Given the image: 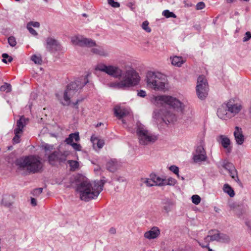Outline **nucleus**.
Segmentation results:
<instances>
[{
  "label": "nucleus",
  "mask_w": 251,
  "mask_h": 251,
  "mask_svg": "<svg viewBox=\"0 0 251 251\" xmlns=\"http://www.w3.org/2000/svg\"><path fill=\"white\" fill-rule=\"evenodd\" d=\"M31 203L33 205H34V206L36 205V199L34 198H32L31 200Z\"/></svg>",
  "instance_id": "49"
},
{
  "label": "nucleus",
  "mask_w": 251,
  "mask_h": 251,
  "mask_svg": "<svg viewBox=\"0 0 251 251\" xmlns=\"http://www.w3.org/2000/svg\"><path fill=\"white\" fill-rule=\"evenodd\" d=\"M73 148L76 151H80L81 150V146L80 144L73 143L70 144Z\"/></svg>",
  "instance_id": "41"
},
{
  "label": "nucleus",
  "mask_w": 251,
  "mask_h": 251,
  "mask_svg": "<svg viewBox=\"0 0 251 251\" xmlns=\"http://www.w3.org/2000/svg\"><path fill=\"white\" fill-rule=\"evenodd\" d=\"M91 141L92 142L94 148H96L97 147L99 149H101L104 144L103 140L99 139L95 135H93L91 136Z\"/></svg>",
  "instance_id": "17"
},
{
  "label": "nucleus",
  "mask_w": 251,
  "mask_h": 251,
  "mask_svg": "<svg viewBox=\"0 0 251 251\" xmlns=\"http://www.w3.org/2000/svg\"><path fill=\"white\" fill-rule=\"evenodd\" d=\"M28 123V119L24 116L20 117V119L16 122L15 127L14 129V136L12 141L13 144H18L21 141V137L23 134L24 128Z\"/></svg>",
  "instance_id": "7"
},
{
  "label": "nucleus",
  "mask_w": 251,
  "mask_h": 251,
  "mask_svg": "<svg viewBox=\"0 0 251 251\" xmlns=\"http://www.w3.org/2000/svg\"><path fill=\"white\" fill-rule=\"evenodd\" d=\"M28 24H30L31 26H33L34 27H39L40 26L39 23L37 22H30L28 23Z\"/></svg>",
  "instance_id": "47"
},
{
  "label": "nucleus",
  "mask_w": 251,
  "mask_h": 251,
  "mask_svg": "<svg viewBox=\"0 0 251 251\" xmlns=\"http://www.w3.org/2000/svg\"><path fill=\"white\" fill-rule=\"evenodd\" d=\"M11 90V85L8 83H5L0 87V90L6 93L9 92Z\"/></svg>",
  "instance_id": "33"
},
{
  "label": "nucleus",
  "mask_w": 251,
  "mask_h": 251,
  "mask_svg": "<svg viewBox=\"0 0 251 251\" xmlns=\"http://www.w3.org/2000/svg\"><path fill=\"white\" fill-rule=\"evenodd\" d=\"M50 146H46L45 147V151H46V153H47L48 151L50 150Z\"/></svg>",
  "instance_id": "53"
},
{
  "label": "nucleus",
  "mask_w": 251,
  "mask_h": 251,
  "mask_svg": "<svg viewBox=\"0 0 251 251\" xmlns=\"http://www.w3.org/2000/svg\"><path fill=\"white\" fill-rule=\"evenodd\" d=\"M42 188H39L34 191V193H41L42 192Z\"/></svg>",
  "instance_id": "50"
},
{
  "label": "nucleus",
  "mask_w": 251,
  "mask_h": 251,
  "mask_svg": "<svg viewBox=\"0 0 251 251\" xmlns=\"http://www.w3.org/2000/svg\"><path fill=\"white\" fill-rule=\"evenodd\" d=\"M108 3L113 7H120V4L118 2L114 1V0H107Z\"/></svg>",
  "instance_id": "39"
},
{
  "label": "nucleus",
  "mask_w": 251,
  "mask_h": 251,
  "mask_svg": "<svg viewBox=\"0 0 251 251\" xmlns=\"http://www.w3.org/2000/svg\"><path fill=\"white\" fill-rule=\"evenodd\" d=\"M114 113L116 117L120 119L128 115L129 114V110L125 107L116 105L114 107Z\"/></svg>",
  "instance_id": "13"
},
{
  "label": "nucleus",
  "mask_w": 251,
  "mask_h": 251,
  "mask_svg": "<svg viewBox=\"0 0 251 251\" xmlns=\"http://www.w3.org/2000/svg\"><path fill=\"white\" fill-rule=\"evenodd\" d=\"M138 95L142 97H144L146 96V92L143 90H141L138 92Z\"/></svg>",
  "instance_id": "48"
},
{
  "label": "nucleus",
  "mask_w": 251,
  "mask_h": 251,
  "mask_svg": "<svg viewBox=\"0 0 251 251\" xmlns=\"http://www.w3.org/2000/svg\"><path fill=\"white\" fill-rule=\"evenodd\" d=\"M170 170L175 174L178 176V168L175 166H172L170 167Z\"/></svg>",
  "instance_id": "43"
},
{
  "label": "nucleus",
  "mask_w": 251,
  "mask_h": 251,
  "mask_svg": "<svg viewBox=\"0 0 251 251\" xmlns=\"http://www.w3.org/2000/svg\"><path fill=\"white\" fill-rule=\"evenodd\" d=\"M228 111L233 116L238 114L242 109V105L240 103L235 102L233 100H230L226 104Z\"/></svg>",
  "instance_id": "11"
},
{
  "label": "nucleus",
  "mask_w": 251,
  "mask_h": 251,
  "mask_svg": "<svg viewBox=\"0 0 251 251\" xmlns=\"http://www.w3.org/2000/svg\"><path fill=\"white\" fill-rule=\"evenodd\" d=\"M68 151H65L63 152L58 151L59 162H64L66 160L67 157L69 155Z\"/></svg>",
  "instance_id": "26"
},
{
  "label": "nucleus",
  "mask_w": 251,
  "mask_h": 251,
  "mask_svg": "<svg viewBox=\"0 0 251 251\" xmlns=\"http://www.w3.org/2000/svg\"><path fill=\"white\" fill-rule=\"evenodd\" d=\"M2 57H3L2 61L6 63L10 62L12 60V58L11 57H9L8 55L6 53H3L2 55Z\"/></svg>",
  "instance_id": "37"
},
{
  "label": "nucleus",
  "mask_w": 251,
  "mask_h": 251,
  "mask_svg": "<svg viewBox=\"0 0 251 251\" xmlns=\"http://www.w3.org/2000/svg\"><path fill=\"white\" fill-rule=\"evenodd\" d=\"M165 82V75L160 73L150 72L147 75L148 84L154 90H164Z\"/></svg>",
  "instance_id": "5"
},
{
  "label": "nucleus",
  "mask_w": 251,
  "mask_h": 251,
  "mask_svg": "<svg viewBox=\"0 0 251 251\" xmlns=\"http://www.w3.org/2000/svg\"><path fill=\"white\" fill-rule=\"evenodd\" d=\"M45 1H47V0H45Z\"/></svg>",
  "instance_id": "58"
},
{
  "label": "nucleus",
  "mask_w": 251,
  "mask_h": 251,
  "mask_svg": "<svg viewBox=\"0 0 251 251\" xmlns=\"http://www.w3.org/2000/svg\"><path fill=\"white\" fill-rule=\"evenodd\" d=\"M71 41L73 44L80 46H86L88 47H92L96 45L95 42L91 39L83 38L79 36L73 37L72 38Z\"/></svg>",
  "instance_id": "10"
},
{
  "label": "nucleus",
  "mask_w": 251,
  "mask_h": 251,
  "mask_svg": "<svg viewBox=\"0 0 251 251\" xmlns=\"http://www.w3.org/2000/svg\"><path fill=\"white\" fill-rule=\"evenodd\" d=\"M217 115L221 119L226 120L228 118V116L227 115V112L224 108H219L217 111Z\"/></svg>",
  "instance_id": "27"
},
{
  "label": "nucleus",
  "mask_w": 251,
  "mask_h": 251,
  "mask_svg": "<svg viewBox=\"0 0 251 251\" xmlns=\"http://www.w3.org/2000/svg\"><path fill=\"white\" fill-rule=\"evenodd\" d=\"M234 0H227V1L229 3H231L234 1Z\"/></svg>",
  "instance_id": "54"
},
{
  "label": "nucleus",
  "mask_w": 251,
  "mask_h": 251,
  "mask_svg": "<svg viewBox=\"0 0 251 251\" xmlns=\"http://www.w3.org/2000/svg\"><path fill=\"white\" fill-rule=\"evenodd\" d=\"M48 161L50 164L54 165L56 162H59L58 151H53L48 156Z\"/></svg>",
  "instance_id": "18"
},
{
  "label": "nucleus",
  "mask_w": 251,
  "mask_h": 251,
  "mask_svg": "<svg viewBox=\"0 0 251 251\" xmlns=\"http://www.w3.org/2000/svg\"><path fill=\"white\" fill-rule=\"evenodd\" d=\"M208 90V85L204 84L203 86H201V84L197 85V94L200 99H204L207 96Z\"/></svg>",
  "instance_id": "12"
},
{
  "label": "nucleus",
  "mask_w": 251,
  "mask_h": 251,
  "mask_svg": "<svg viewBox=\"0 0 251 251\" xmlns=\"http://www.w3.org/2000/svg\"><path fill=\"white\" fill-rule=\"evenodd\" d=\"M201 198L197 195H194L192 197V202L195 204H198L201 202Z\"/></svg>",
  "instance_id": "34"
},
{
  "label": "nucleus",
  "mask_w": 251,
  "mask_h": 251,
  "mask_svg": "<svg viewBox=\"0 0 251 251\" xmlns=\"http://www.w3.org/2000/svg\"><path fill=\"white\" fill-rule=\"evenodd\" d=\"M110 164H110V163H108V164H107V167L108 168V169H109L110 171H111V172H113V171H114V170H115V168H110V166H109V165H110Z\"/></svg>",
  "instance_id": "51"
},
{
  "label": "nucleus",
  "mask_w": 251,
  "mask_h": 251,
  "mask_svg": "<svg viewBox=\"0 0 251 251\" xmlns=\"http://www.w3.org/2000/svg\"><path fill=\"white\" fill-rule=\"evenodd\" d=\"M17 165L21 169L33 174L41 171L43 166L40 157L34 155L19 158L17 161Z\"/></svg>",
  "instance_id": "4"
},
{
  "label": "nucleus",
  "mask_w": 251,
  "mask_h": 251,
  "mask_svg": "<svg viewBox=\"0 0 251 251\" xmlns=\"http://www.w3.org/2000/svg\"><path fill=\"white\" fill-rule=\"evenodd\" d=\"M78 100H77V101H76V103H75V104H76L78 103Z\"/></svg>",
  "instance_id": "57"
},
{
  "label": "nucleus",
  "mask_w": 251,
  "mask_h": 251,
  "mask_svg": "<svg viewBox=\"0 0 251 251\" xmlns=\"http://www.w3.org/2000/svg\"><path fill=\"white\" fill-rule=\"evenodd\" d=\"M163 14L166 18H170V17L176 18V16L175 15V14L174 13L171 12L169 10H167L164 11L163 12Z\"/></svg>",
  "instance_id": "35"
},
{
  "label": "nucleus",
  "mask_w": 251,
  "mask_h": 251,
  "mask_svg": "<svg viewBox=\"0 0 251 251\" xmlns=\"http://www.w3.org/2000/svg\"><path fill=\"white\" fill-rule=\"evenodd\" d=\"M31 59L35 64H39V65H40L42 64V59L41 56L39 55H33L31 57Z\"/></svg>",
  "instance_id": "31"
},
{
  "label": "nucleus",
  "mask_w": 251,
  "mask_h": 251,
  "mask_svg": "<svg viewBox=\"0 0 251 251\" xmlns=\"http://www.w3.org/2000/svg\"><path fill=\"white\" fill-rule=\"evenodd\" d=\"M79 139V133L76 132L70 134L69 137L66 139V142L68 144H71L73 143L74 140L76 142H78Z\"/></svg>",
  "instance_id": "19"
},
{
  "label": "nucleus",
  "mask_w": 251,
  "mask_h": 251,
  "mask_svg": "<svg viewBox=\"0 0 251 251\" xmlns=\"http://www.w3.org/2000/svg\"><path fill=\"white\" fill-rule=\"evenodd\" d=\"M160 234V231L158 227H153L150 231L145 233L146 238L151 239L156 238Z\"/></svg>",
  "instance_id": "16"
},
{
  "label": "nucleus",
  "mask_w": 251,
  "mask_h": 251,
  "mask_svg": "<svg viewBox=\"0 0 251 251\" xmlns=\"http://www.w3.org/2000/svg\"><path fill=\"white\" fill-rule=\"evenodd\" d=\"M223 167L228 171L230 176L233 179H234L236 181H239V179L237 177V172L232 164L226 163L223 165Z\"/></svg>",
  "instance_id": "14"
},
{
  "label": "nucleus",
  "mask_w": 251,
  "mask_h": 251,
  "mask_svg": "<svg viewBox=\"0 0 251 251\" xmlns=\"http://www.w3.org/2000/svg\"><path fill=\"white\" fill-rule=\"evenodd\" d=\"M139 136L140 143L142 145H146L148 143L154 142L156 140V137L151 135L148 131L144 127L140 126L137 130Z\"/></svg>",
  "instance_id": "8"
},
{
  "label": "nucleus",
  "mask_w": 251,
  "mask_h": 251,
  "mask_svg": "<svg viewBox=\"0 0 251 251\" xmlns=\"http://www.w3.org/2000/svg\"><path fill=\"white\" fill-rule=\"evenodd\" d=\"M67 162L69 164L70 170L72 171H75L79 168V164L77 161L68 160Z\"/></svg>",
  "instance_id": "23"
},
{
  "label": "nucleus",
  "mask_w": 251,
  "mask_h": 251,
  "mask_svg": "<svg viewBox=\"0 0 251 251\" xmlns=\"http://www.w3.org/2000/svg\"><path fill=\"white\" fill-rule=\"evenodd\" d=\"M234 135L237 143L239 145H242L244 141V136L243 134L242 129L238 126H236Z\"/></svg>",
  "instance_id": "15"
},
{
  "label": "nucleus",
  "mask_w": 251,
  "mask_h": 251,
  "mask_svg": "<svg viewBox=\"0 0 251 251\" xmlns=\"http://www.w3.org/2000/svg\"><path fill=\"white\" fill-rule=\"evenodd\" d=\"M150 177L152 178V181L154 182L153 184H154L155 186H162L163 179L160 178L158 176H157L154 174H151Z\"/></svg>",
  "instance_id": "20"
},
{
  "label": "nucleus",
  "mask_w": 251,
  "mask_h": 251,
  "mask_svg": "<svg viewBox=\"0 0 251 251\" xmlns=\"http://www.w3.org/2000/svg\"><path fill=\"white\" fill-rule=\"evenodd\" d=\"M205 4L203 2H199L196 5V9L197 10H201L204 8Z\"/></svg>",
  "instance_id": "45"
},
{
  "label": "nucleus",
  "mask_w": 251,
  "mask_h": 251,
  "mask_svg": "<svg viewBox=\"0 0 251 251\" xmlns=\"http://www.w3.org/2000/svg\"><path fill=\"white\" fill-rule=\"evenodd\" d=\"M85 84L86 82L81 83L78 80L70 83L68 85L67 89L64 94V102H63V104L69 105L71 103V99L77 94L78 91Z\"/></svg>",
  "instance_id": "6"
},
{
  "label": "nucleus",
  "mask_w": 251,
  "mask_h": 251,
  "mask_svg": "<svg viewBox=\"0 0 251 251\" xmlns=\"http://www.w3.org/2000/svg\"><path fill=\"white\" fill-rule=\"evenodd\" d=\"M92 51L96 54L100 55H105L106 53L104 51L103 49L101 47H98V48H95L92 49Z\"/></svg>",
  "instance_id": "32"
},
{
  "label": "nucleus",
  "mask_w": 251,
  "mask_h": 251,
  "mask_svg": "<svg viewBox=\"0 0 251 251\" xmlns=\"http://www.w3.org/2000/svg\"><path fill=\"white\" fill-rule=\"evenodd\" d=\"M47 44L52 46L57 45L56 41L51 38H48L47 39Z\"/></svg>",
  "instance_id": "44"
},
{
  "label": "nucleus",
  "mask_w": 251,
  "mask_h": 251,
  "mask_svg": "<svg viewBox=\"0 0 251 251\" xmlns=\"http://www.w3.org/2000/svg\"><path fill=\"white\" fill-rule=\"evenodd\" d=\"M223 191L228 194L230 197H233L235 195L233 189L228 184H225L223 186Z\"/></svg>",
  "instance_id": "22"
},
{
  "label": "nucleus",
  "mask_w": 251,
  "mask_h": 251,
  "mask_svg": "<svg viewBox=\"0 0 251 251\" xmlns=\"http://www.w3.org/2000/svg\"><path fill=\"white\" fill-rule=\"evenodd\" d=\"M153 101L155 104L165 105L169 110L163 112L164 117L163 120L169 123L173 122L176 120L175 111L181 110L182 103L178 100L168 96H158L153 98Z\"/></svg>",
  "instance_id": "2"
},
{
  "label": "nucleus",
  "mask_w": 251,
  "mask_h": 251,
  "mask_svg": "<svg viewBox=\"0 0 251 251\" xmlns=\"http://www.w3.org/2000/svg\"><path fill=\"white\" fill-rule=\"evenodd\" d=\"M83 16L84 17H86V15L85 14H83Z\"/></svg>",
  "instance_id": "56"
},
{
  "label": "nucleus",
  "mask_w": 251,
  "mask_h": 251,
  "mask_svg": "<svg viewBox=\"0 0 251 251\" xmlns=\"http://www.w3.org/2000/svg\"><path fill=\"white\" fill-rule=\"evenodd\" d=\"M26 27L31 34H32L33 35H37V33L36 32V31L34 29H33L31 25H30V24H28L27 23Z\"/></svg>",
  "instance_id": "40"
},
{
  "label": "nucleus",
  "mask_w": 251,
  "mask_h": 251,
  "mask_svg": "<svg viewBox=\"0 0 251 251\" xmlns=\"http://www.w3.org/2000/svg\"><path fill=\"white\" fill-rule=\"evenodd\" d=\"M142 184H145L147 186H155L154 184H153V183H154L152 180V178H151L150 177L149 178H142L141 179Z\"/></svg>",
  "instance_id": "28"
},
{
  "label": "nucleus",
  "mask_w": 251,
  "mask_h": 251,
  "mask_svg": "<svg viewBox=\"0 0 251 251\" xmlns=\"http://www.w3.org/2000/svg\"><path fill=\"white\" fill-rule=\"evenodd\" d=\"M220 138L221 139V143L222 146L224 148H227L230 143L229 139L224 135H221Z\"/></svg>",
  "instance_id": "25"
},
{
  "label": "nucleus",
  "mask_w": 251,
  "mask_h": 251,
  "mask_svg": "<svg viewBox=\"0 0 251 251\" xmlns=\"http://www.w3.org/2000/svg\"><path fill=\"white\" fill-rule=\"evenodd\" d=\"M163 185H174L176 183V180L173 178H169L168 179H163V182H162Z\"/></svg>",
  "instance_id": "30"
},
{
  "label": "nucleus",
  "mask_w": 251,
  "mask_h": 251,
  "mask_svg": "<svg viewBox=\"0 0 251 251\" xmlns=\"http://www.w3.org/2000/svg\"><path fill=\"white\" fill-rule=\"evenodd\" d=\"M208 251H212V250L211 249H210V248H208Z\"/></svg>",
  "instance_id": "55"
},
{
  "label": "nucleus",
  "mask_w": 251,
  "mask_h": 251,
  "mask_svg": "<svg viewBox=\"0 0 251 251\" xmlns=\"http://www.w3.org/2000/svg\"><path fill=\"white\" fill-rule=\"evenodd\" d=\"M149 22L147 21H144L142 25V27L145 30H146L148 32H150L151 31V28L149 27Z\"/></svg>",
  "instance_id": "36"
},
{
  "label": "nucleus",
  "mask_w": 251,
  "mask_h": 251,
  "mask_svg": "<svg viewBox=\"0 0 251 251\" xmlns=\"http://www.w3.org/2000/svg\"><path fill=\"white\" fill-rule=\"evenodd\" d=\"M103 182L102 180L90 182L84 180L78 186L80 197L82 200L88 201L97 197L102 190Z\"/></svg>",
  "instance_id": "3"
},
{
  "label": "nucleus",
  "mask_w": 251,
  "mask_h": 251,
  "mask_svg": "<svg viewBox=\"0 0 251 251\" xmlns=\"http://www.w3.org/2000/svg\"><path fill=\"white\" fill-rule=\"evenodd\" d=\"M206 153H196L193 157L194 161L195 162L203 161L206 160Z\"/></svg>",
  "instance_id": "24"
},
{
  "label": "nucleus",
  "mask_w": 251,
  "mask_h": 251,
  "mask_svg": "<svg viewBox=\"0 0 251 251\" xmlns=\"http://www.w3.org/2000/svg\"><path fill=\"white\" fill-rule=\"evenodd\" d=\"M196 153H206L202 146H198L196 149Z\"/></svg>",
  "instance_id": "42"
},
{
  "label": "nucleus",
  "mask_w": 251,
  "mask_h": 251,
  "mask_svg": "<svg viewBox=\"0 0 251 251\" xmlns=\"http://www.w3.org/2000/svg\"><path fill=\"white\" fill-rule=\"evenodd\" d=\"M109 231L111 233L114 234L116 233V229L114 228H110Z\"/></svg>",
  "instance_id": "52"
},
{
  "label": "nucleus",
  "mask_w": 251,
  "mask_h": 251,
  "mask_svg": "<svg viewBox=\"0 0 251 251\" xmlns=\"http://www.w3.org/2000/svg\"><path fill=\"white\" fill-rule=\"evenodd\" d=\"M8 41L9 44L12 47H14L16 45V39L14 37H10L8 39Z\"/></svg>",
  "instance_id": "38"
},
{
  "label": "nucleus",
  "mask_w": 251,
  "mask_h": 251,
  "mask_svg": "<svg viewBox=\"0 0 251 251\" xmlns=\"http://www.w3.org/2000/svg\"><path fill=\"white\" fill-rule=\"evenodd\" d=\"M96 69L106 73L115 77L121 78L118 86L119 88L129 87L136 85L139 81L140 77L138 73L132 68H126L124 73L115 66H106L100 64L97 66Z\"/></svg>",
  "instance_id": "1"
},
{
  "label": "nucleus",
  "mask_w": 251,
  "mask_h": 251,
  "mask_svg": "<svg viewBox=\"0 0 251 251\" xmlns=\"http://www.w3.org/2000/svg\"><path fill=\"white\" fill-rule=\"evenodd\" d=\"M251 38V33L248 31L246 33L245 36L244 38V41H247Z\"/></svg>",
  "instance_id": "46"
},
{
  "label": "nucleus",
  "mask_w": 251,
  "mask_h": 251,
  "mask_svg": "<svg viewBox=\"0 0 251 251\" xmlns=\"http://www.w3.org/2000/svg\"><path fill=\"white\" fill-rule=\"evenodd\" d=\"M228 238L225 235H221L219 232L217 230H211L209 232V235H208L205 239V242L206 243L205 244H202V247H207L209 242L213 241H218L221 242H224L227 241Z\"/></svg>",
  "instance_id": "9"
},
{
  "label": "nucleus",
  "mask_w": 251,
  "mask_h": 251,
  "mask_svg": "<svg viewBox=\"0 0 251 251\" xmlns=\"http://www.w3.org/2000/svg\"><path fill=\"white\" fill-rule=\"evenodd\" d=\"M171 59L172 60V64L178 67L180 66L184 62V61L181 57L176 56L173 58H171Z\"/></svg>",
  "instance_id": "21"
},
{
  "label": "nucleus",
  "mask_w": 251,
  "mask_h": 251,
  "mask_svg": "<svg viewBox=\"0 0 251 251\" xmlns=\"http://www.w3.org/2000/svg\"><path fill=\"white\" fill-rule=\"evenodd\" d=\"M199 84H201V86H203V85H204V84L208 85L207 80L204 75H200L198 78L197 85H199Z\"/></svg>",
  "instance_id": "29"
}]
</instances>
